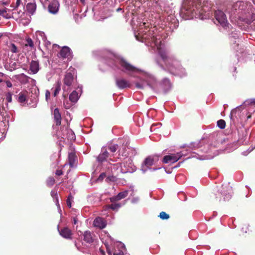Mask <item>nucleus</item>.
Masks as SVG:
<instances>
[{
	"mask_svg": "<svg viewBox=\"0 0 255 255\" xmlns=\"http://www.w3.org/2000/svg\"><path fill=\"white\" fill-rule=\"evenodd\" d=\"M211 3L201 0H184L180 9V16L185 20L193 18H209L212 15Z\"/></svg>",
	"mask_w": 255,
	"mask_h": 255,
	"instance_id": "nucleus-3",
	"label": "nucleus"
},
{
	"mask_svg": "<svg viewBox=\"0 0 255 255\" xmlns=\"http://www.w3.org/2000/svg\"><path fill=\"white\" fill-rule=\"evenodd\" d=\"M120 152L123 156L126 157L128 156L134 157L137 154L135 148L128 146L123 147Z\"/></svg>",
	"mask_w": 255,
	"mask_h": 255,
	"instance_id": "nucleus-10",
	"label": "nucleus"
},
{
	"mask_svg": "<svg viewBox=\"0 0 255 255\" xmlns=\"http://www.w3.org/2000/svg\"><path fill=\"white\" fill-rule=\"evenodd\" d=\"M109 238L110 239L111 241H113V239L111 238V237H109Z\"/></svg>",
	"mask_w": 255,
	"mask_h": 255,
	"instance_id": "nucleus-63",
	"label": "nucleus"
},
{
	"mask_svg": "<svg viewBox=\"0 0 255 255\" xmlns=\"http://www.w3.org/2000/svg\"><path fill=\"white\" fill-rule=\"evenodd\" d=\"M50 96V93L49 91L47 90L45 93V97H46V101L48 100V98Z\"/></svg>",
	"mask_w": 255,
	"mask_h": 255,
	"instance_id": "nucleus-51",
	"label": "nucleus"
},
{
	"mask_svg": "<svg viewBox=\"0 0 255 255\" xmlns=\"http://www.w3.org/2000/svg\"><path fill=\"white\" fill-rule=\"evenodd\" d=\"M70 196H69L66 200V204H67V206L69 208L71 207V199H70Z\"/></svg>",
	"mask_w": 255,
	"mask_h": 255,
	"instance_id": "nucleus-46",
	"label": "nucleus"
},
{
	"mask_svg": "<svg viewBox=\"0 0 255 255\" xmlns=\"http://www.w3.org/2000/svg\"><path fill=\"white\" fill-rule=\"evenodd\" d=\"M120 167L121 172L122 173H132L135 171V166L130 158L121 163Z\"/></svg>",
	"mask_w": 255,
	"mask_h": 255,
	"instance_id": "nucleus-7",
	"label": "nucleus"
},
{
	"mask_svg": "<svg viewBox=\"0 0 255 255\" xmlns=\"http://www.w3.org/2000/svg\"><path fill=\"white\" fill-rule=\"evenodd\" d=\"M122 205L120 203H112L110 205H107L105 206L106 210L112 209L113 211H118L121 207Z\"/></svg>",
	"mask_w": 255,
	"mask_h": 255,
	"instance_id": "nucleus-25",
	"label": "nucleus"
},
{
	"mask_svg": "<svg viewBox=\"0 0 255 255\" xmlns=\"http://www.w3.org/2000/svg\"><path fill=\"white\" fill-rule=\"evenodd\" d=\"M26 43L25 44V46H28L29 47H30L31 48H33L34 47V44H33V41L32 40V39L28 37V38H27L26 39Z\"/></svg>",
	"mask_w": 255,
	"mask_h": 255,
	"instance_id": "nucleus-35",
	"label": "nucleus"
},
{
	"mask_svg": "<svg viewBox=\"0 0 255 255\" xmlns=\"http://www.w3.org/2000/svg\"><path fill=\"white\" fill-rule=\"evenodd\" d=\"M114 255H124L123 251H119L118 253H114Z\"/></svg>",
	"mask_w": 255,
	"mask_h": 255,
	"instance_id": "nucleus-52",
	"label": "nucleus"
},
{
	"mask_svg": "<svg viewBox=\"0 0 255 255\" xmlns=\"http://www.w3.org/2000/svg\"><path fill=\"white\" fill-rule=\"evenodd\" d=\"M231 34V35L230 36L231 42H233L234 44L237 43V45H238V34L237 33H234L233 31H232Z\"/></svg>",
	"mask_w": 255,
	"mask_h": 255,
	"instance_id": "nucleus-28",
	"label": "nucleus"
},
{
	"mask_svg": "<svg viewBox=\"0 0 255 255\" xmlns=\"http://www.w3.org/2000/svg\"><path fill=\"white\" fill-rule=\"evenodd\" d=\"M110 201L112 202V203H117L116 202L117 201H119V199L117 198V195L112 197H111L110 198Z\"/></svg>",
	"mask_w": 255,
	"mask_h": 255,
	"instance_id": "nucleus-43",
	"label": "nucleus"
},
{
	"mask_svg": "<svg viewBox=\"0 0 255 255\" xmlns=\"http://www.w3.org/2000/svg\"><path fill=\"white\" fill-rule=\"evenodd\" d=\"M59 233L60 236L64 238L67 239H70L72 238L71 231L67 227H65L61 230H59Z\"/></svg>",
	"mask_w": 255,
	"mask_h": 255,
	"instance_id": "nucleus-20",
	"label": "nucleus"
},
{
	"mask_svg": "<svg viewBox=\"0 0 255 255\" xmlns=\"http://www.w3.org/2000/svg\"><path fill=\"white\" fill-rule=\"evenodd\" d=\"M121 244L122 247H124V248H125V245H124V244Z\"/></svg>",
	"mask_w": 255,
	"mask_h": 255,
	"instance_id": "nucleus-64",
	"label": "nucleus"
},
{
	"mask_svg": "<svg viewBox=\"0 0 255 255\" xmlns=\"http://www.w3.org/2000/svg\"><path fill=\"white\" fill-rule=\"evenodd\" d=\"M38 102V99L36 95H35V96L33 97V102H32V105H31L32 107H35L37 105Z\"/></svg>",
	"mask_w": 255,
	"mask_h": 255,
	"instance_id": "nucleus-40",
	"label": "nucleus"
},
{
	"mask_svg": "<svg viewBox=\"0 0 255 255\" xmlns=\"http://www.w3.org/2000/svg\"><path fill=\"white\" fill-rule=\"evenodd\" d=\"M122 10V9L121 8H120V7L117 8V12H119V11H121Z\"/></svg>",
	"mask_w": 255,
	"mask_h": 255,
	"instance_id": "nucleus-59",
	"label": "nucleus"
},
{
	"mask_svg": "<svg viewBox=\"0 0 255 255\" xmlns=\"http://www.w3.org/2000/svg\"><path fill=\"white\" fill-rule=\"evenodd\" d=\"M21 2V0H16L15 4L13 5H11V7L13 8V9H14L19 6Z\"/></svg>",
	"mask_w": 255,
	"mask_h": 255,
	"instance_id": "nucleus-41",
	"label": "nucleus"
},
{
	"mask_svg": "<svg viewBox=\"0 0 255 255\" xmlns=\"http://www.w3.org/2000/svg\"><path fill=\"white\" fill-rule=\"evenodd\" d=\"M128 190H125L124 191L121 192L118 194L117 195V198H118L119 200H122L126 198L128 196Z\"/></svg>",
	"mask_w": 255,
	"mask_h": 255,
	"instance_id": "nucleus-30",
	"label": "nucleus"
},
{
	"mask_svg": "<svg viewBox=\"0 0 255 255\" xmlns=\"http://www.w3.org/2000/svg\"><path fill=\"white\" fill-rule=\"evenodd\" d=\"M63 81L65 85V86L63 87V90L65 91L66 90L65 86L70 87L74 81L73 75L71 72L66 73Z\"/></svg>",
	"mask_w": 255,
	"mask_h": 255,
	"instance_id": "nucleus-13",
	"label": "nucleus"
},
{
	"mask_svg": "<svg viewBox=\"0 0 255 255\" xmlns=\"http://www.w3.org/2000/svg\"><path fill=\"white\" fill-rule=\"evenodd\" d=\"M55 182V179L53 177H49L48 179L47 180V185L48 186H52L54 185Z\"/></svg>",
	"mask_w": 255,
	"mask_h": 255,
	"instance_id": "nucleus-36",
	"label": "nucleus"
},
{
	"mask_svg": "<svg viewBox=\"0 0 255 255\" xmlns=\"http://www.w3.org/2000/svg\"><path fill=\"white\" fill-rule=\"evenodd\" d=\"M250 7V4L243 1H239L232 5L231 11L227 10V12L231 13V14L235 17L238 16L241 21L247 24H251L255 20V13L253 12Z\"/></svg>",
	"mask_w": 255,
	"mask_h": 255,
	"instance_id": "nucleus-4",
	"label": "nucleus"
},
{
	"mask_svg": "<svg viewBox=\"0 0 255 255\" xmlns=\"http://www.w3.org/2000/svg\"><path fill=\"white\" fill-rule=\"evenodd\" d=\"M53 90V95L54 97H56L60 91L61 90V83L59 81H57L54 85V87L52 88Z\"/></svg>",
	"mask_w": 255,
	"mask_h": 255,
	"instance_id": "nucleus-26",
	"label": "nucleus"
},
{
	"mask_svg": "<svg viewBox=\"0 0 255 255\" xmlns=\"http://www.w3.org/2000/svg\"><path fill=\"white\" fill-rule=\"evenodd\" d=\"M220 195L223 197V200L224 201H229L231 198L232 196V188L229 183L222 185L221 191L218 194H216V198H220ZM219 201H221V199H219Z\"/></svg>",
	"mask_w": 255,
	"mask_h": 255,
	"instance_id": "nucleus-6",
	"label": "nucleus"
},
{
	"mask_svg": "<svg viewBox=\"0 0 255 255\" xmlns=\"http://www.w3.org/2000/svg\"><path fill=\"white\" fill-rule=\"evenodd\" d=\"M40 69L39 63L38 61L32 60L29 65V73L35 74L38 73Z\"/></svg>",
	"mask_w": 255,
	"mask_h": 255,
	"instance_id": "nucleus-14",
	"label": "nucleus"
},
{
	"mask_svg": "<svg viewBox=\"0 0 255 255\" xmlns=\"http://www.w3.org/2000/svg\"><path fill=\"white\" fill-rule=\"evenodd\" d=\"M3 4H7V2H3Z\"/></svg>",
	"mask_w": 255,
	"mask_h": 255,
	"instance_id": "nucleus-62",
	"label": "nucleus"
},
{
	"mask_svg": "<svg viewBox=\"0 0 255 255\" xmlns=\"http://www.w3.org/2000/svg\"><path fill=\"white\" fill-rule=\"evenodd\" d=\"M78 1H79L81 4H85L86 0H77Z\"/></svg>",
	"mask_w": 255,
	"mask_h": 255,
	"instance_id": "nucleus-54",
	"label": "nucleus"
},
{
	"mask_svg": "<svg viewBox=\"0 0 255 255\" xmlns=\"http://www.w3.org/2000/svg\"><path fill=\"white\" fill-rule=\"evenodd\" d=\"M82 93V86H78L76 91H74L69 95L70 101L76 103L79 99L80 96Z\"/></svg>",
	"mask_w": 255,
	"mask_h": 255,
	"instance_id": "nucleus-12",
	"label": "nucleus"
},
{
	"mask_svg": "<svg viewBox=\"0 0 255 255\" xmlns=\"http://www.w3.org/2000/svg\"><path fill=\"white\" fill-rule=\"evenodd\" d=\"M118 147L119 145L117 144H110L108 146V149L112 152H116L118 149Z\"/></svg>",
	"mask_w": 255,
	"mask_h": 255,
	"instance_id": "nucleus-31",
	"label": "nucleus"
},
{
	"mask_svg": "<svg viewBox=\"0 0 255 255\" xmlns=\"http://www.w3.org/2000/svg\"><path fill=\"white\" fill-rule=\"evenodd\" d=\"M102 62L115 70L120 69L130 76L135 77L136 74H141V76L139 77V81L135 82V87L137 89H142L148 86L156 93L166 94L172 88V84L169 79L163 78L158 83L152 75L142 71L113 53H108Z\"/></svg>",
	"mask_w": 255,
	"mask_h": 255,
	"instance_id": "nucleus-2",
	"label": "nucleus"
},
{
	"mask_svg": "<svg viewBox=\"0 0 255 255\" xmlns=\"http://www.w3.org/2000/svg\"><path fill=\"white\" fill-rule=\"evenodd\" d=\"M55 174L58 176H60L63 174V172L61 170H57L55 172Z\"/></svg>",
	"mask_w": 255,
	"mask_h": 255,
	"instance_id": "nucleus-50",
	"label": "nucleus"
},
{
	"mask_svg": "<svg viewBox=\"0 0 255 255\" xmlns=\"http://www.w3.org/2000/svg\"><path fill=\"white\" fill-rule=\"evenodd\" d=\"M184 155L181 152L170 154L164 156L162 162L164 163H174L178 161Z\"/></svg>",
	"mask_w": 255,
	"mask_h": 255,
	"instance_id": "nucleus-8",
	"label": "nucleus"
},
{
	"mask_svg": "<svg viewBox=\"0 0 255 255\" xmlns=\"http://www.w3.org/2000/svg\"><path fill=\"white\" fill-rule=\"evenodd\" d=\"M5 84H6L7 87H8V88H10L12 86V83H11V82L10 81H8V80L6 81L5 82Z\"/></svg>",
	"mask_w": 255,
	"mask_h": 255,
	"instance_id": "nucleus-49",
	"label": "nucleus"
},
{
	"mask_svg": "<svg viewBox=\"0 0 255 255\" xmlns=\"http://www.w3.org/2000/svg\"><path fill=\"white\" fill-rule=\"evenodd\" d=\"M105 245L106 247V250H107V252L108 253V254H109V255H112V252L111 251L110 249V247H109V246L108 245V244L107 243H105Z\"/></svg>",
	"mask_w": 255,
	"mask_h": 255,
	"instance_id": "nucleus-45",
	"label": "nucleus"
},
{
	"mask_svg": "<svg viewBox=\"0 0 255 255\" xmlns=\"http://www.w3.org/2000/svg\"><path fill=\"white\" fill-rule=\"evenodd\" d=\"M106 174L105 173H101L99 176L98 177L97 180L99 181H101L103 180V179L105 177Z\"/></svg>",
	"mask_w": 255,
	"mask_h": 255,
	"instance_id": "nucleus-44",
	"label": "nucleus"
},
{
	"mask_svg": "<svg viewBox=\"0 0 255 255\" xmlns=\"http://www.w3.org/2000/svg\"><path fill=\"white\" fill-rule=\"evenodd\" d=\"M94 235L89 231H86L83 234V240L87 243L90 244L94 241Z\"/></svg>",
	"mask_w": 255,
	"mask_h": 255,
	"instance_id": "nucleus-21",
	"label": "nucleus"
},
{
	"mask_svg": "<svg viewBox=\"0 0 255 255\" xmlns=\"http://www.w3.org/2000/svg\"><path fill=\"white\" fill-rule=\"evenodd\" d=\"M115 82L117 87L120 89L130 88L131 86L129 81L123 78H116Z\"/></svg>",
	"mask_w": 255,
	"mask_h": 255,
	"instance_id": "nucleus-11",
	"label": "nucleus"
},
{
	"mask_svg": "<svg viewBox=\"0 0 255 255\" xmlns=\"http://www.w3.org/2000/svg\"><path fill=\"white\" fill-rule=\"evenodd\" d=\"M59 56L63 58L70 59L72 56V52L68 47L64 46L59 52Z\"/></svg>",
	"mask_w": 255,
	"mask_h": 255,
	"instance_id": "nucleus-15",
	"label": "nucleus"
},
{
	"mask_svg": "<svg viewBox=\"0 0 255 255\" xmlns=\"http://www.w3.org/2000/svg\"><path fill=\"white\" fill-rule=\"evenodd\" d=\"M8 11H9V10L8 8H6L0 9V16L5 18H10V15L7 13Z\"/></svg>",
	"mask_w": 255,
	"mask_h": 255,
	"instance_id": "nucleus-27",
	"label": "nucleus"
},
{
	"mask_svg": "<svg viewBox=\"0 0 255 255\" xmlns=\"http://www.w3.org/2000/svg\"><path fill=\"white\" fill-rule=\"evenodd\" d=\"M73 222L74 225H76L77 223V220L75 218H73Z\"/></svg>",
	"mask_w": 255,
	"mask_h": 255,
	"instance_id": "nucleus-57",
	"label": "nucleus"
},
{
	"mask_svg": "<svg viewBox=\"0 0 255 255\" xmlns=\"http://www.w3.org/2000/svg\"><path fill=\"white\" fill-rule=\"evenodd\" d=\"M214 156V155H206V156H204V157L202 156L201 157H200L199 159L201 160H205V159H210L213 158Z\"/></svg>",
	"mask_w": 255,
	"mask_h": 255,
	"instance_id": "nucleus-42",
	"label": "nucleus"
},
{
	"mask_svg": "<svg viewBox=\"0 0 255 255\" xmlns=\"http://www.w3.org/2000/svg\"><path fill=\"white\" fill-rule=\"evenodd\" d=\"M17 65L16 63L15 62H14L11 64V66H10V71H12L13 70H14L16 68V66Z\"/></svg>",
	"mask_w": 255,
	"mask_h": 255,
	"instance_id": "nucleus-48",
	"label": "nucleus"
},
{
	"mask_svg": "<svg viewBox=\"0 0 255 255\" xmlns=\"http://www.w3.org/2000/svg\"><path fill=\"white\" fill-rule=\"evenodd\" d=\"M54 122L56 126H60L61 123V116L58 109L56 108L53 112Z\"/></svg>",
	"mask_w": 255,
	"mask_h": 255,
	"instance_id": "nucleus-22",
	"label": "nucleus"
},
{
	"mask_svg": "<svg viewBox=\"0 0 255 255\" xmlns=\"http://www.w3.org/2000/svg\"><path fill=\"white\" fill-rule=\"evenodd\" d=\"M100 253L102 255H105V253L103 250H102L101 248L99 249Z\"/></svg>",
	"mask_w": 255,
	"mask_h": 255,
	"instance_id": "nucleus-53",
	"label": "nucleus"
},
{
	"mask_svg": "<svg viewBox=\"0 0 255 255\" xmlns=\"http://www.w3.org/2000/svg\"><path fill=\"white\" fill-rule=\"evenodd\" d=\"M154 164L153 159L150 157H147L146 158L143 163L141 164V170L143 173H145L148 170H151V171H155L157 168H151V166Z\"/></svg>",
	"mask_w": 255,
	"mask_h": 255,
	"instance_id": "nucleus-9",
	"label": "nucleus"
},
{
	"mask_svg": "<svg viewBox=\"0 0 255 255\" xmlns=\"http://www.w3.org/2000/svg\"><path fill=\"white\" fill-rule=\"evenodd\" d=\"M45 46L46 47H48V46L50 45V43L49 41H46L45 43Z\"/></svg>",
	"mask_w": 255,
	"mask_h": 255,
	"instance_id": "nucleus-55",
	"label": "nucleus"
},
{
	"mask_svg": "<svg viewBox=\"0 0 255 255\" xmlns=\"http://www.w3.org/2000/svg\"><path fill=\"white\" fill-rule=\"evenodd\" d=\"M200 147L199 143L193 142L190 143L189 147L192 149H196Z\"/></svg>",
	"mask_w": 255,
	"mask_h": 255,
	"instance_id": "nucleus-38",
	"label": "nucleus"
},
{
	"mask_svg": "<svg viewBox=\"0 0 255 255\" xmlns=\"http://www.w3.org/2000/svg\"><path fill=\"white\" fill-rule=\"evenodd\" d=\"M9 50L12 53L17 52V48L16 45L14 43H10L9 46Z\"/></svg>",
	"mask_w": 255,
	"mask_h": 255,
	"instance_id": "nucleus-34",
	"label": "nucleus"
},
{
	"mask_svg": "<svg viewBox=\"0 0 255 255\" xmlns=\"http://www.w3.org/2000/svg\"><path fill=\"white\" fill-rule=\"evenodd\" d=\"M213 148L212 146H210L209 144H207L205 145V147L203 149H202V150L203 151V152L206 153L210 152L211 150V149Z\"/></svg>",
	"mask_w": 255,
	"mask_h": 255,
	"instance_id": "nucleus-37",
	"label": "nucleus"
},
{
	"mask_svg": "<svg viewBox=\"0 0 255 255\" xmlns=\"http://www.w3.org/2000/svg\"><path fill=\"white\" fill-rule=\"evenodd\" d=\"M217 126L220 129H224L226 127V123L223 120H220L217 122Z\"/></svg>",
	"mask_w": 255,
	"mask_h": 255,
	"instance_id": "nucleus-32",
	"label": "nucleus"
},
{
	"mask_svg": "<svg viewBox=\"0 0 255 255\" xmlns=\"http://www.w3.org/2000/svg\"><path fill=\"white\" fill-rule=\"evenodd\" d=\"M109 156V152L106 147H103L101 151L98 156L97 157V160L99 162H103L105 161Z\"/></svg>",
	"mask_w": 255,
	"mask_h": 255,
	"instance_id": "nucleus-17",
	"label": "nucleus"
},
{
	"mask_svg": "<svg viewBox=\"0 0 255 255\" xmlns=\"http://www.w3.org/2000/svg\"><path fill=\"white\" fill-rule=\"evenodd\" d=\"M250 103L255 104V98L250 100Z\"/></svg>",
	"mask_w": 255,
	"mask_h": 255,
	"instance_id": "nucleus-56",
	"label": "nucleus"
},
{
	"mask_svg": "<svg viewBox=\"0 0 255 255\" xmlns=\"http://www.w3.org/2000/svg\"><path fill=\"white\" fill-rule=\"evenodd\" d=\"M159 217L162 220H167L169 218V215L163 211L160 213Z\"/></svg>",
	"mask_w": 255,
	"mask_h": 255,
	"instance_id": "nucleus-33",
	"label": "nucleus"
},
{
	"mask_svg": "<svg viewBox=\"0 0 255 255\" xmlns=\"http://www.w3.org/2000/svg\"><path fill=\"white\" fill-rule=\"evenodd\" d=\"M77 157L76 154L74 152H70L68 154V164L71 168L75 167L77 165L76 163Z\"/></svg>",
	"mask_w": 255,
	"mask_h": 255,
	"instance_id": "nucleus-19",
	"label": "nucleus"
},
{
	"mask_svg": "<svg viewBox=\"0 0 255 255\" xmlns=\"http://www.w3.org/2000/svg\"><path fill=\"white\" fill-rule=\"evenodd\" d=\"M17 101L18 102L20 103H24L26 101V95L24 93L20 92L18 94V97L17 99Z\"/></svg>",
	"mask_w": 255,
	"mask_h": 255,
	"instance_id": "nucleus-29",
	"label": "nucleus"
},
{
	"mask_svg": "<svg viewBox=\"0 0 255 255\" xmlns=\"http://www.w3.org/2000/svg\"><path fill=\"white\" fill-rule=\"evenodd\" d=\"M59 4L57 0H53L51 1L48 5V11L52 14L56 13L59 10Z\"/></svg>",
	"mask_w": 255,
	"mask_h": 255,
	"instance_id": "nucleus-16",
	"label": "nucleus"
},
{
	"mask_svg": "<svg viewBox=\"0 0 255 255\" xmlns=\"http://www.w3.org/2000/svg\"><path fill=\"white\" fill-rule=\"evenodd\" d=\"M139 24L138 33H134L136 39L144 42L147 46L157 53L161 60H155L156 64L162 69L167 70L172 74L183 77L185 75V70L180 64L179 61L172 55L162 42V37L157 34V30L153 27L152 29L147 30L149 23L146 20L138 21Z\"/></svg>",
	"mask_w": 255,
	"mask_h": 255,
	"instance_id": "nucleus-1",
	"label": "nucleus"
},
{
	"mask_svg": "<svg viewBox=\"0 0 255 255\" xmlns=\"http://www.w3.org/2000/svg\"><path fill=\"white\" fill-rule=\"evenodd\" d=\"M215 17L217 21L224 29L228 30L231 25L228 22L226 14L221 10H217L215 12Z\"/></svg>",
	"mask_w": 255,
	"mask_h": 255,
	"instance_id": "nucleus-5",
	"label": "nucleus"
},
{
	"mask_svg": "<svg viewBox=\"0 0 255 255\" xmlns=\"http://www.w3.org/2000/svg\"><path fill=\"white\" fill-rule=\"evenodd\" d=\"M70 132H71V133H72V135H73L72 138H73V137H75V134H74V133L73 131H72V130H71V131H70Z\"/></svg>",
	"mask_w": 255,
	"mask_h": 255,
	"instance_id": "nucleus-60",
	"label": "nucleus"
},
{
	"mask_svg": "<svg viewBox=\"0 0 255 255\" xmlns=\"http://www.w3.org/2000/svg\"><path fill=\"white\" fill-rule=\"evenodd\" d=\"M236 110L235 109L232 110L230 113V118L233 119V116L236 114Z\"/></svg>",
	"mask_w": 255,
	"mask_h": 255,
	"instance_id": "nucleus-47",
	"label": "nucleus"
},
{
	"mask_svg": "<svg viewBox=\"0 0 255 255\" xmlns=\"http://www.w3.org/2000/svg\"><path fill=\"white\" fill-rule=\"evenodd\" d=\"M181 163V162H179V163H178V165L177 166H176V167H175L174 168H176V167H179Z\"/></svg>",
	"mask_w": 255,
	"mask_h": 255,
	"instance_id": "nucleus-61",
	"label": "nucleus"
},
{
	"mask_svg": "<svg viewBox=\"0 0 255 255\" xmlns=\"http://www.w3.org/2000/svg\"><path fill=\"white\" fill-rule=\"evenodd\" d=\"M93 225L95 227L102 229L106 227L107 223L104 219L101 217H97L94 220Z\"/></svg>",
	"mask_w": 255,
	"mask_h": 255,
	"instance_id": "nucleus-18",
	"label": "nucleus"
},
{
	"mask_svg": "<svg viewBox=\"0 0 255 255\" xmlns=\"http://www.w3.org/2000/svg\"><path fill=\"white\" fill-rule=\"evenodd\" d=\"M26 7L28 13L32 15L33 14L36 9V5L35 1L28 3Z\"/></svg>",
	"mask_w": 255,
	"mask_h": 255,
	"instance_id": "nucleus-23",
	"label": "nucleus"
},
{
	"mask_svg": "<svg viewBox=\"0 0 255 255\" xmlns=\"http://www.w3.org/2000/svg\"><path fill=\"white\" fill-rule=\"evenodd\" d=\"M6 100L9 103L11 102V101H12V94L10 92H8L6 94Z\"/></svg>",
	"mask_w": 255,
	"mask_h": 255,
	"instance_id": "nucleus-39",
	"label": "nucleus"
},
{
	"mask_svg": "<svg viewBox=\"0 0 255 255\" xmlns=\"http://www.w3.org/2000/svg\"><path fill=\"white\" fill-rule=\"evenodd\" d=\"M51 195L55 201L56 205L58 208L59 212L61 214V209L60 208V204L59 203L57 191L55 190H52L51 191Z\"/></svg>",
	"mask_w": 255,
	"mask_h": 255,
	"instance_id": "nucleus-24",
	"label": "nucleus"
},
{
	"mask_svg": "<svg viewBox=\"0 0 255 255\" xmlns=\"http://www.w3.org/2000/svg\"><path fill=\"white\" fill-rule=\"evenodd\" d=\"M138 198H135V199H133L132 200V203H135V202L137 201H138Z\"/></svg>",
	"mask_w": 255,
	"mask_h": 255,
	"instance_id": "nucleus-58",
	"label": "nucleus"
}]
</instances>
